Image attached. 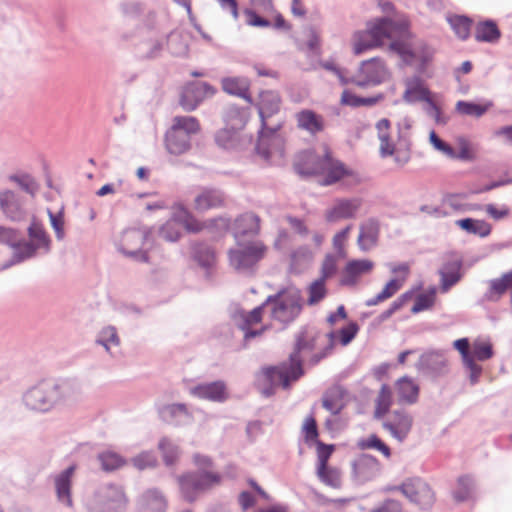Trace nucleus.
Masks as SVG:
<instances>
[{
    "label": "nucleus",
    "mask_w": 512,
    "mask_h": 512,
    "mask_svg": "<svg viewBox=\"0 0 512 512\" xmlns=\"http://www.w3.org/2000/svg\"><path fill=\"white\" fill-rule=\"evenodd\" d=\"M374 263L368 259L351 260L344 269V277L341 280L343 285H354L357 278L369 273L373 269Z\"/></svg>",
    "instance_id": "obj_34"
},
{
    "label": "nucleus",
    "mask_w": 512,
    "mask_h": 512,
    "mask_svg": "<svg viewBox=\"0 0 512 512\" xmlns=\"http://www.w3.org/2000/svg\"><path fill=\"white\" fill-rule=\"evenodd\" d=\"M158 448L161 451L164 463L167 466L173 465L180 455V449L178 445L167 437H163L159 441Z\"/></svg>",
    "instance_id": "obj_51"
},
{
    "label": "nucleus",
    "mask_w": 512,
    "mask_h": 512,
    "mask_svg": "<svg viewBox=\"0 0 512 512\" xmlns=\"http://www.w3.org/2000/svg\"><path fill=\"white\" fill-rule=\"evenodd\" d=\"M406 90L403 99L407 103H415L419 101L428 102L430 98V91L424 86L420 77H412L405 81Z\"/></svg>",
    "instance_id": "obj_33"
},
{
    "label": "nucleus",
    "mask_w": 512,
    "mask_h": 512,
    "mask_svg": "<svg viewBox=\"0 0 512 512\" xmlns=\"http://www.w3.org/2000/svg\"><path fill=\"white\" fill-rule=\"evenodd\" d=\"M128 499L123 487L113 483L100 485L90 502V512H122L126 509Z\"/></svg>",
    "instance_id": "obj_9"
},
{
    "label": "nucleus",
    "mask_w": 512,
    "mask_h": 512,
    "mask_svg": "<svg viewBox=\"0 0 512 512\" xmlns=\"http://www.w3.org/2000/svg\"><path fill=\"white\" fill-rule=\"evenodd\" d=\"M98 460L105 471H113L124 465L125 460L117 453L104 451L99 453Z\"/></svg>",
    "instance_id": "obj_58"
},
{
    "label": "nucleus",
    "mask_w": 512,
    "mask_h": 512,
    "mask_svg": "<svg viewBox=\"0 0 512 512\" xmlns=\"http://www.w3.org/2000/svg\"><path fill=\"white\" fill-rule=\"evenodd\" d=\"M160 419L173 426H186L193 422V415L186 404H165L158 408Z\"/></svg>",
    "instance_id": "obj_24"
},
{
    "label": "nucleus",
    "mask_w": 512,
    "mask_h": 512,
    "mask_svg": "<svg viewBox=\"0 0 512 512\" xmlns=\"http://www.w3.org/2000/svg\"><path fill=\"white\" fill-rule=\"evenodd\" d=\"M346 394L347 391L342 386H332L322 396V407L332 416H338L346 406L344 400Z\"/></svg>",
    "instance_id": "obj_31"
},
{
    "label": "nucleus",
    "mask_w": 512,
    "mask_h": 512,
    "mask_svg": "<svg viewBox=\"0 0 512 512\" xmlns=\"http://www.w3.org/2000/svg\"><path fill=\"white\" fill-rule=\"evenodd\" d=\"M298 128L315 135L324 129V119L312 110L304 109L296 114Z\"/></svg>",
    "instance_id": "obj_35"
},
{
    "label": "nucleus",
    "mask_w": 512,
    "mask_h": 512,
    "mask_svg": "<svg viewBox=\"0 0 512 512\" xmlns=\"http://www.w3.org/2000/svg\"><path fill=\"white\" fill-rule=\"evenodd\" d=\"M416 368L424 375L438 377L448 373L449 363L443 350H430L423 353Z\"/></svg>",
    "instance_id": "obj_18"
},
{
    "label": "nucleus",
    "mask_w": 512,
    "mask_h": 512,
    "mask_svg": "<svg viewBox=\"0 0 512 512\" xmlns=\"http://www.w3.org/2000/svg\"><path fill=\"white\" fill-rule=\"evenodd\" d=\"M222 88L223 90L234 96L241 97L248 101L252 102L248 90H249V81L244 77H227L222 79Z\"/></svg>",
    "instance_id": "obj_39"
},
{
    "label": "nucleus",
    "mask_w": 512,
    "mask_h": 512,
    "mask_svg": "<svg viewBox=\"0 0 512 512\" xmlns=\"http://www.w3.org/2000/svg\"><path fill=\"white\" fill-rule=\"evenodd\" d=\"M351 466L353 480L358 484L374 479L380 474L382 469L376 457L365 453L355 458Z\"/></svg>",
    "instance_id": "obj_19"
},
{
    "label": "nucleus",
    "mask_w": 512,
    "mask_h": 512,
    "mask_svg": "<svg viewBox=\"0 0 512 512\" xmlns=\"http://www.w3.org/2000/svg\"><path fill=\"white\" fill-rule=\"evenodd\" d=\"M337 270L338 267L336 257L332 254H328L325 256L322 262L320 277L318 279H322L324 282H326L337 273Z\"/></svg>",
    "instance_id": "obj_64"
},
{
    "label": "nucleus",
    "mask_w": 512,
    "mask_h": 512,
    "mask_svg": "<svg viewBox=\"0 0 512 512\" xmlns=\"http://www.w3.org/2000/svg\"><path fill=\"white\" fill-rule=\"evenodd\" d=\"M215 141L224 149H240L246 139L242 138L240 130L226 126L216 133Z\"/></svg>",
    "instance_id": "obj_38"
},
{
    "label": "nucleus",
    "mask_w": 512,
    "mask_h": 512,
    "mask_svg": "<svg viewBox=\"0 0 512 512\" xmlns=\"http://www.w3.org/2000/svg\"><path fill=\"white\" fill-rule=\"evenodd\" d=\"M25 201L23 197L14 190L3 189L0 191V210L6 218L18 222L24 219Z\"/></svg>",
    "instance_id": "obj_22"
},
{
    "label": "nucleus",
    "mask_w": 512,
    "mask_h": 512,
    "mask_svg": "<svg viewBox=\"0 0 512 512\" xmlns=\"http://www.w3.org/2000/svg\"><path fill=\"white\" fill-rule=\"evenodd\" d=\"M402 287V283L397 279H391L383 288V290L378 293L375 297H372L366 300L365 305L367 307L378 305L379 303L391 298L395 295L400 288Z\"/></svg>",
    "instance_id": "obj_53"
},
{
    "label": "nucleus",
    "mask_w": 512,
    "mask_h": 512,
    "mask_svg": "<svg viewBox=\"0 0 512 512\" xmlns=\"http://www.w3.org/2000/svg\"><path fill=\"white\" fill-rule=\"evenodd\" d=\"M361 450L375 449L381 452L386 458H390L391 449L376 435L371 434L365 439H360L357 443Z\"/></svg>",
    "instance_id": "obj_55"
},
{
    "label": "nucleus",
    "mask_w": 512,
    "mask_h": 512,
    "mask_svg": "<svg viewBox=\"0 0 512 512\" xmlns=\"http://www.w3.org/2000/svg\"><path fill=\"white\" fill-rule=\"evenodd\" d=\"M453 499L458 502L473 501L476 498V483L469 475L460 476L457 479L455 488L452 492Z\"/></svg>",
    "instance_id": "obj_36"
},
{
    "label": "nucleus",
    "mask_w": 512,
    "mask_h": 512,
    "mask_svg": "<svg viewBox=\"0 0 512 512\" xmlns=\"http://www.w3.org/2000/svg\"><path fill=\"white\" fill-rule=\"evenodd\" d=\"M166 45L169 52L178 57H184L188 54V36L180 31H172L166 37Z\"/></svg>",
    "instance_id": "obj_44"
},
{
    "label": "nucleus",
    "mask_w": 512,
    "mask_h": 512,
    "mask_svg": "<svg viewBox=\"0 0 512 512\" xmlns=\"http://www.w3.org/2000/svg\"><path fill=\"white\" fill-rule=\"evenodd\" d=\"M151 229L148 227L129 228L123 231L118 249L124 255L138 262H147L148 255L142 246L148 240Z\"/></svg>",
    "instance_id": "obj_11"
},
{
    "label": "nucleus",
    "mask_w": 512,
    "mask_h": 512,
    "mask_svg": "<svg viewBox=\"0 0 512 512\" xmlns=\"http://www.w3.org/2000/svg\"><path fill=\"white\" fill-rule=\"evenodd\" d=\"M382 419L383 429L400 443H402L411 432L413 417L404 409H395L386 418Z\"/></svg>",
    "instance_id": "obj_17"
},
{
    "label": "nucleus",
    "mask_w": 512,
    "mask_h": 512,
    "mask_svg": "<svg viewBox=\"0 0 512 512\" xmlns=\"http://www.w3.org/2000/svg\"><path fill=\"white\" fill-rule=\"evenodd\" d=\"M167 501L156 488L148 489L137 500V512H165Z\"/></svg>",
    "instance_id": "obj_29"
},
{
    "label": "nucleus",
    "mask_w": 512,
    "mask_h": 512,
    "mask_svg": "<svg viewBox=\"0 0 512 512\" xmlns=\"http://www.w3.org/2000/svg\"><path fill=\"white\" fill-rule=\"evenodd\" d=\"M362 205L359 198L337 199L334 205L325 213L328 222H336L341 219L354 218Z\"/></svg>",
    "instance_id": "obj_25"
},
{
    "label": "nucleus",
    "mask_w": 512,
    "mask_h": 512,
    "mask_svg": "<svg viewBox=\"0 0 512 512\" xmlns=\"http://www.w3.org/2000/svg\"><path fill=\"white\" fill-rule=\"evenodd\" d=\"M405 22H397L388 16L377 17L366 23L364 30L353 34V53L361 55L366 51L381 47L395 33L406 28Z\"/></svg>",
    "instance_id": "obj_4"
},
{
    "label": "nucleus",
    "mask_w": 512,
    "mask_h": 512,
    "mask_svg": "<svg viewBox=\"0 0 512 512\" xmlns=\"http://www.w3.org/2000/svg\"><path fill=\"white\" fill-rule=\"evenodd\" d=\"M76 471L75 465H70L53 476L54 489L58 503L64 507H73L72 481Z\"/></svg>",
    "instance_id": "obj_21"
},
{
    "label": "nucleus",
    "mask_w": 512,
    "mask_h": 512,
    "mask_svg": "<svg viewBox=\"0 0 512 512\" xmlns=\"http://www.w3.org/2000/svg\"><path fill=\"white\" fill-rule=\"evenodd\" d=\"M175 218L184 225L187 231L193 233H198L206 229L218 233L226 232L231 225L230 219L226 217H218L201 222L193 217L182 205L177 206Z\"/></svg>",
    "instance_id": "obj_15"
},
{
    "label": "nucleus",
    "mask_w": 512,
    "mask_h": 512,
    "mask_svg": "<svg viewBox=\"0 0 512 512\" xmlns=\"http://www.w3.org/2000/svg\"><path fill=\"white\" fill-rule=\"evenodd\" d=\"M264 309H267V306L264 305L263 302L260 306L254 308L250 312L240 311L235 315L237 326L241 331L244 332L245 340H250L260 336L265 330H267V326H263L260 329L251 328L252 325L261 322Z\"/></svg>",
    "instance_id": "obj_23"
},
{
    "label": "nucleus",
    "mask_w": 512,
    "mask_h": 512,
    "mask_svg": "<svg viewBox=\"0 0 512 512\" xmlns=\"http://www.w3.org/2000/svg\"><path fill=\"white\" fill-rule=\"evenodd\" d=\"M438 275L440 277L439 290L445 294L458 284L464 275L462 257L455 252L444 254Z\"/></svg>",
    "instance_id": "obj_14"
},
{
    "label": "nucleus",
    "mask_w": 512,
    "mask_h": 512,
    "mask_svg": "<svg viewBox=\"0 0 512 512\" xmlns=\"http://www.w3.org/2000/svg\"><path fill=\"white\" fill-rule=\"evenodd\" d=\"M456 226L468 234L485 238L490 235L492 226L482 219L464 218L455 221Z\"/></svg>",
    "instance_id": "obj_40"
},
{
    "label": "nucleus",
    "mask_w": 512,
    "mask_h": 512,
    "mask_svg": "<svg viewBox=\"0 0 512 512\" xmlns=\"http://www.w3.org/2000/svg\"><path fill=\"white\" fill-rule=\"evenodd\" d=\"M237 247L229 250V262L241 274L253 273L257 263L264 257L266 247L260 241H236Z\"/></svg>",
    "instance_id": "obj_8"
},
{
    "label": "nucleus",
    "mask_w": 512,
    "mask_h": 512,
    "mask_svg": "<svg viewBox=\"0 0 512 512\" xmlns=\"http://www.w3.org/2000/svg\"><path fill=\"white\" fill-rule=\"evenodd\" d=\"M8 180L15 183L22 191L31 197H35L39 190V184L36 179L26 172L10 174Z\"/></svg>",
    "instance_id": "obj_46"
},
{
    "label": "nucleus",
    "mask_w": 512,
    "mask_h": 512,
    "mask_svg": "<svg viewBox=\"0 0 512 512\" xmlns=\"http://www.w3.org/2000/svg\"><path fill=\"white\" fill-rule=\"evenodd\" d=\"M222 476L213 471H195L178 477L180 492L184 500L194 502L198 497L220 484Z\"/></svg>",
    "instance_id": "obj_7"
},
{
    "label": "nucleus",
    "mask_w": 512,
    "mask_h": 512,
    "mask_svg": "<svg viewBox=\"0 0 512 512\" xmlns=\"http://www.w3.org/2000/svg\"><path fill=\"white\" fill-rule=\"evenodd\" d=\"M260 231V218L252 212H247L234 221L233 235L236 241H244L245 236H256Z\"/></svg>",
    "instance_id": "obj_27"
},
{
    "label": "nucleus",
    "mask_w": 512,
    "mask_h": 512,
    "mask_svg": "<svg viewBox=\"0 0 512 512\" xmlns=\"http://www.w3.org/2000/svg\"><path fill=\"white\" fill-rule=\"evenodd\" d=\"M193 256L198 264L205 269L210 268L215 262L213 249L203 243H197L193 246Z\"/></svg>",
    "instance_id": "obj_50"
},
{
    "label": "nucleus",
    "mask_w": 512,
    "mask_h": 512,
    "mask_svg": "<svg viewBox=\"0 0 512 512\" xmlns=\"http://www.w3.org/2000/svg\"><path fill=\"white\" fill-rule=\"evenodd\" d=\"M270 318L283 325L284 328L293 323L303 309L301 291L296 287H287L269 295L264 301Z\"/></svg>",
    "instance_id": "obj_5"
},
{
    "label": "nucleus",
    "mask_w": 512,
    "mask_h": 512,
    "mask_svg": "<svg viewBox=\"0 0 512 512\" xmlns=\"http://www.w3.org/2000/svg\"><path fill=\"white\" fill-rule=\"evenodd\" d=\"M501 36L500 30L492 20H486L477 24L475 29V39L478 42L494 43Z\"/></svg>",
    "instance_id": "obj_45"
},
{
    "label": "nucleus",
    "mask_w": 512,
    "mask_h": 512,
    "mask_svg": "<svg viewBox=\"0 0 512 512\" xmlns=\"http://www.w3.org/2000/svg\"><path fill=\"white\" fill-rule=\"evenodd\" d=\"M216 93V89L207 82L193 81L188 83L182 90L180 96V105L191 112L207 98H211Z\"/></svg>",
    "instance_id": "obj_16"
},
{
    "label": "nucleus",
    "mask_w": 512,
    "mask_h": 512,
    "mask_svg": "<svg viewBox=\"0 0 512 512\" xmlns=\"http://www.w3.org/2000/svg\"><path fill=\"white\" fill-rule=\"evenodd\" d=\"M326 282L322 279H316L307 287V305L314 306L320 303L327 296Z\"/></svg>",
    "instance_id": "obj_54"
},
{
    "label": "nucleus",
    "mask_w": 512,
    "mask_h": 512,
    "mask_svg": "<svg viewBox=\"0 0 512 512\" xmlns=\"http://www.w3.org/2000/svg\"><path fill=\"white\" fill-rule=\"evenodd\" d=\"M317 476L327 486L332 488L341 487V472L337 468L325 466L322 472H320V468H317Z\"/></svg>",
    "instance_id": "obj_59"
},
{
    "label": "nucleus",
    "mask_w": 512,
    "mask_h": 512,
    "mask_svg": "<svg viewBox=\"0 0 512 512\" xmlns=\"http://www.w3.org/2000/svg\"><path fill=\"white\" fill-rule=\"evenodd\" d=\"M380 225L375 218H369L360 225L357 244L362 251L373 249L378 242Z\"/></svg>",
    "instance_id": "obj_30"
},
{
    "label": "nucleus",
    "mask_w": 512,
    "mask_h": 512,
    "mask_svg": "<svg viewBox=\"0 0 512 512\" xmlns=\"http://www.w3.org/2000/svg\"><path fill=\"white\" fill-rule=\"evenodd\" d=\"M280 103V97L274 91H263L259 95L257 109L261 119V129L256 150L265 159H269L276 152L281 153L282 138L279 130L282 122L272 120L280 110Z\"/></svg>",
    "instance_id": "obj_2"
},
{
    "label": "nucleus",
    "mask_w": 512,
    "mask_h": 512,
    "mask_svg": "<svg viewBox=\"0 0 512 512\" xmlns=\"http://www.w3.org/2000/svg\"><path fill=\"white\" fill-rule=\"evenodd\" d=\"M200 131V124L193 116H176L165 136L166 149L170 154L181 155L191 148V138Z\"/></svg>",
    "instance_id": "obj_6"
},
{
    "label": "nucleus",
    "mask_w": 512,
    "mask_h": 512,
    "mask_svg": "<svg viewBox=\"0 0 512 512\" xmlns=\"http://www.w3.org/2000/svg\"><path fill=\"white\" fill-rule=\"evenodd\" d=\"M12 249L14 250L12 259L9 263L3 265L2 269H6L11 265L18 264L27 259L33 258L38 251L33 242H29L21 238H19L18 244Z\"/></svg>",
    "instance_id": "obj_42"
},
{
    "label": "nucleus",
    "mask_w": 512,
    "mask_h": 512,
    "mask_svg": "<svg viewBox=\"0 0 512 512\" xmlns=\"http://www.w3.org/2000/svg\"><path fill=\"white\" fill-rule=\"evenodd\" d=\"M390 74L380 57H373L360 63L355 72L354 85L360 88L375 87L388 80Z\"/></svg>",
    "instance_id": "obj_10"
},
{
    "label": "nucleus",
    "mask_w": 512,
    "mask_h": 512,
    "mask_svg": "<svg viewBox=\"0 0 512 512\" xmlns=\"http://www.w3.org/2000/svg\"><path fill=\"white\" fill-rule=\"evenodd\" d=\"M179 223L174 213L173 217L160 227L159 236L168 242H176L181 235Z\"/></svg>",
    "instance_id": "obj_57"
},
{
    "label": "nucleus",
    "mask_w": 512,
    "mask_h": 512,
    "mask_svg": "<svg viewBox=\"0 0 512 512\" xmlns=\"http://www.w3.org/2000/svg\"><path fill=\"white\" fill-rule=\"evenodd\" d=\"M303 375L302 364L295 356L289 357V363L271 366L263 369V377L271 386L288 388L291 381H296Z\"/></svg>",
    "instance_id": "obj_12"
},
{
    "label": "nucleus",
    "mask_w": 512,
    "mask_h": 512,
    "mask_svg": "<svg viewBox=\"0 0 512 512\" xmlns=\"http://www.w3.org/2000/svg\"><path fill=\"white\" fill-rule=\"evenodd\" d=\"M490 106L491 103L481 105L473 102L460 100L456 103L455 110L461 115L480 118L488 111Z\"/></svg>",
    "instance_id": "obj_52"
},
{
    "label": "nucleus",
    "mask_w": 512,
    "mask_h": 512,
    "mask_svg": "<svg viewBox=\"0 0 512 512\" xmlns=\"http://www.w3.org/2000/svg\"><path fill=\"white\" fill-rule=\"evenodd\" d=\"M189 392L196 398L212 402H224L228 398L226 385L220 380L196 385Z\"/></svg>",
    "instance_id": "obj_26"
},
{
    "label": "nucleus",
    "mask_w": 512,
    "mask_h": 512,
    "mask_svg": "<svg viewBox=\"0 0 512 512\" xmlns=\"http://www.w3.org/2000/svg\"><path fill=\"white\" fill-rule=\"evenodd\" d=\"M224 194L218 189H204L194 199V208L199 212L221 207L224 204Z\"/></svg>",
    "instance_id": "obj_32"
},
{
    "label": "nucleus",
    "mask_w": 512,
    "mask_h": 512,
    "mask_svg": "<svg viewBox=\"0 0 512 512\" xmlns=\"http://www.w3.org/2000/svg\"><path fill=\"white\" fill-rule=\"evenodd\" d=\"M389 490H399L409 499V501L421 509H429L435 500L434 492L428 483L421 478H410L405 480L400 486L390 488Z\"/></svg>",
    "instance_id": "obj_13"
},
{
    "label": "nucleus",
    "mask_w": 512,
    "mask_h": 512,
    "mask_svg": "<svg viewBox=\"0 0 512 512\" xmlns=\"http://www.w3.org/2000/svg\"><path fill=\"white\" fill-rule=\"evenodd\" d=\"M436 292V287H431L427 293L418 295L411 309V312L417 314L431 308L435 301Z\"/></svg>",
    "instance_id": "obj_60"
},
{
    "label": "nucleus",
    "mask_w": 512,
    "mask_h": 512,
    "mask_svg": "<svg viewBox=\"0 0 512 512\" xmlns=\"http://www.w3.org/2000/svg\"><path fill=\"white\" fill-rule=\"evenodd\" d=\"M320 335L321 333L316 327H302L295 337V347L290 357L295 356L296 360L302 364L300 353L302 351H312Z\"/></svg>",
    "instance_id": "obj_28"
},
{
    "label": "nucleus",
    "mask_w": 512,
    "mask_h": 512,
    "mask_svg": "<svg viewBox=\"0 0 512 512\" xmlns=\"http://www.w3.org/2000/svg\"><path fill=\"white\" fill-rule=\"evenodd\" d=\"M471 355L473 360L485 361L493 356L492 346L489 343L475 341L471 347Z\"/></svg>",
    "instance_id": "obj_63"
},
{
    "label": "nucleus",
    "mask_w": 512,
    "mask_h": 512,
    "mask_svg": "<svg viewBox=\"0 0 512 512\" xmlns=\"http://www.w3.org/2000/svg\"><path fill=\"white\" fill-rule=\"evenodd\" d=\"M377 137L380 141L379 153L385 158L392 156L395 152V143L390 137V121L386 118L380 119L376 123Z\"/></svg>",
    "instance_id": "obj_37"
},
{
    "label": "nucleus",
    "mask_w": 512,
    "mask_h": 512,
    "mask_svg": "<svg viewBox=\"0 0 512 512\" xmlns=\"http://www.w3.org/2000/svg\"><path fill=\"white\" fill-rule=\"evenodd\" d=\"M294 168L301 176L323 175L320 181L323 186L338 182L347 173L344 165L334 160L327 147L323 148L322 154L313 150H306L298 154Z\"/></svg>",
    "instance_id": "obj_3"
},
{
    "label": "nucleus",
    "mask_w": 512,
    "mask_h": 512,
    "mask_svg": "<svg viewBox=\"0 0 512 512\" xmlns=\"http://www.w3.org/2000/svg\"><path fill=\"white\" fill-rule=\"evenodd\" d=\"M392 405V391L391 388L383 384L375 400L374 418L382 419L389 412Z\"/></svg>",
    "instance_id": "obj_48"
},
{
    "label": "nucleus",
    "mask_w": 512,
    "mask_h": 512,
    "mask_svg": "<svg viewBox=\"0 0 512 512\" xmlns=\"http://www.w3.org/2000/svg\"><path fill=\"white\" fill-rule=\"evenodd\" d=\"M510 289L503 277L492 279L489 281V288L484 294V299L496 302L505 292Z\"/></svg>",
    "instance_id": "obj_56"
},
{
    "label": "nucleus",
    "mask_w": 512,
    "mask_h": 512,
    "mask_svg": "<svg viewBox=\"0 0 512 512\" xmlns=\"http://www.w3.org/2000/svg\"><path fill=\"white\" fill-rule=\"evenodd\" d=\"M28 235L37 250L43 249L46 253L50 250L51 240L40 223L33 221L28 227Z\"/></svg>",
    "instance_id": "obj_47"
},
{
    "label": "nucleus",
    "mask_w": 512,
    "mask_h": 512,
    "mask_svg": "<svg viewBox=\"0 0 512 512\" xmlns=\"http://www.w3.org/2000/svg\"><path fill=\"white\" fill-rule=\"evenodd\" d=\"M465 197L460 194H448L444 197V205L450 207L452 210L457 212H467L480 208L479 205L465 204L460 201V198Z\"/></svg>",
    "instance_id": "obj_62"
},
{
    "label": "nucleus",
    "mask_w": 512,
    "mask_h": 512,
    "mask_svg": "<svg viewBox=\"0 0 512 512\" xmlns=\"http://www.w3.org/2000/svg\"><path fill=\"white\" fill-rule=\"evenodd\" d=\"M390 50L396 52L408 64H426L433 56L432 49L422 42L412 46L402 41H393Z\"/></svg>",
    "instance_id": "obj_20"
},
{
    "label": "nucleus",
    "mask_w": 512,
    "mask_h": 512,
    "mask_svg": "<svg viewBox=\"0 0 512 512\" xmlns=\"http://www.w3.org/2000/svg\"><path fill=\"white\" fill-rule=\"evenodd\" d=\"M96 343L103 346L108 353H112L111 349L120 345V339L116 328L113 326H107L101 329L97 335Z\"/></svg>",
    "instance_id": "obj_49"
},
{
    "label": "nucleus",
    "mask_w": 512,
    "mask_h": 512,
    "mask_svg": "<svg viewBox=\"0 0 512 512\" xmlns=\"http://www.w3.org/2000/svg\"><path fill=\"white\" fill-rule=\"evenodd\" d=\"M450 25L456 35L465 40L470 34L471 20L465 16H454L449 19Z\"/></svg>",
    "instance_id": "obj_61"
},
{
    "label": "nucleus",
    "mask_w": 512,
    "mask_h": 512,
    "mask_svg": "<svg viewBox=\"0 0 512 512\" xmlns=\"http://www.w3.org/2000/svg\"><path fill=\"white\" fill-rule=\"evenodd\" d=\"M396 385L400 403L414 404L417 402L419 387L412 379L403 377L397 381Z\"/></svg>",
    "instance_id": "obj_41"
},
{
    "label": "nucleus",
    "mask_w": 512,
    "mask_h": 512,
    "mask_svg": "<svg viewBox=\"0 0 512 512\" xmlns=\"http://www.w3.org/2000/svg\"><path fill=\"white\" fill-rule=\"evenodd\" d=\"M82 394V384L76 379H42L22 393L21 403L29 412L47 414L77 401Z\"/></svg>",
    "instance_id": "obj_1"
},
{
    "label": "nucleus",
    "mask_w": 512,
    "mask_h": 512,
    "mask_svg": "<svg viewBox=\"0 0 512 512\" xmlns=\"http://www.w3.org/2000/svg\"><path fill=\"white\" fill-rule=\"evenodd\" d=\"M249 118L248 110L236 105H229L225 111L224 120L226 126L242 130Z\"/></svg>",
    "instance_id": "obj_43"
}]
</instances>
